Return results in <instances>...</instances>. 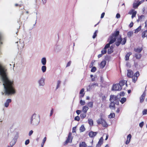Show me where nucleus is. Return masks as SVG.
<instances>
[{
  "label": "nucleus",
  "instance_id": "nucleus-1",
  "mask_svg": "<svg viewBox=\"0 0 147 147\" xmlns=\"http://www.w3.org/2000/svg\"><path fill=\"white\" fill-rule=\"evenodd\" d=\"M0 74L3 81L5 92L6 94L11 95L15 94L16 90L14 87L13 81L7 77L5 70L0 63Z\"/></svg>",
  "mask_w": 147,
  "mask_h": 147
},
{
  "label": "nucleus",
  "instance_id": "nucleus-2",
  "mask_svg": "<svg viewBox=\"0 0 147 147\" xmlns=\"http://www.w3.org/2000/svg\"><path fill=\"white\" fill-rule=\"evenodd\" d=\"M119 31H116L113 34L112 36L110 37V40L109 43L106 45L104 49L101 51V53L103 55L106 53V49L109 47L110 45L113 43L115 41V40H113L112 38L113 37L115 38L117 37V35L119 34Z\"/></svg>",
  "mask_w": 147,
  "mask_h": 147
},
{
  "label": "nucleus",
  "instance_id": "nucleus-3",
  "mask_svg": "<svg viewBox=\"0 0 147 147\" xmlns=\"http://www.w3.org/2000/svg\"><path fill=\"white\" fill-rule=\"evenodd\" d=\"M40 122L39 116L36 113H34L30 118V124L34 126H37L39 124Z\"/></svg>",
  "mask_w": 147,
  "mask_h": 147
},
{
  "label": "nucleus",
  "instance_id": "nucleus-4",
  "mask_svg": "<svg viewBox=\"0 0 147 147\" xmlns=\"http://www.w3.org/2000/svg\"><path fill=\"white\" fill-rule=\"evenodd\" d=\"M119 34L117 35V37L115 38L113 37L112 39L113 40H115V41H116V45L118 46L120 44L122 45H124L126 41V38H124L123 39H122L121 37L120 36H118Z\"/></svg>",
  "mask_w": 147,
  "mask_h": 147
},
{
  "label": "nucleus",
  "instance_id": "nucleus-5",
  "mask_svg": "<svg viewBox=\"0 0 147 147\" xmlns=\"http://www.w3.org/2000/svg\"><path fill=\"white\" fill-rule=\"evenodd\" d=\"M100 118L97 120V122L98 124H101L104 127H107L108 124L106 121L102 118L103 115L100 114Z\"/></svg>",
  "mask_w": 147,
  "mask_h": 147
},
{
  "label": "nucleus",
  "instance_id": "nucleus-6",
  "mask_svg": "<svg viewBox=\"0 0 147 147\" xmlns=\"http://www.w3.org/2000/svg\"><path fill=\"white\" fill-rule=\"evenodd\" d=\"M45 78L42 77L38 81V86H39L43 87L45 85Z\"/></svg>",
  "mask_w": 147,
  "mask_h": 147
},
{
  "label": "nucleus",
  "instance_id": "nucleus-7",
  "mask_svg": "<svg viewBox=\"0 0 147 147\" xmlns=\"http://www.w3.org/2000/svg\"><path fill=\"white\" fill-rule=\"evenodd\" d=\"M113 90L118 91L121 90V87L119 86V84H114L112 88Z\"/></svg>",
  "mask_w": 147,
  "mask_h": 147
},
{
  "label": "nucleus",
  "instance_id": "nucleus-8",
  "mask_svg": "<svg viewBox=\"0 0 147 147\" xmlns=\"http://www.w3.org/2000/svg\"><path fill=\"white\" fill-rule=\"evenodd\" d=\"M140 74L138 71L136 72L133 76L132 77V81L134 83H135L138 79V77L139 76Z\"/></svg>",
  "mask_w": 147,
  "mask_h": 147
},
{
  "label": "nucleus",
  "instance_id": "nucleus-9",
  "mask_svg": "<svg viewBox=\"0 0 147 147\" xmlns=\"http://www.w3.org/2000/svg\"><path fill=\"white\" fill-rule=\"evenodd\" d=\"M144 1V0H142L140 1L134 2L133 4V7L134 8H137L138 6L143 3Z\"/></svg>",
  "mask_w": 147,
  "mask_h": 147
},
{
  "label": "nucleus",
  "instance_id": "nucleus-10",
  "mask_svg": "<svg viewBox=\"0 0 147 147\" xmlns=\"http://www.w3.org/2000/svg\"><path fill=\"white\" fill-rule=\"evenodd\" d=\"M72 134L71 133H69L68 135V138L65 141V144L68 143H71L72 142L73 137L71 136Z\"/></svg>",
  "mask_w": 147,
  "mask_h": 147
},
{
  "label": "nucleus",
  "instance_id": "nucleus-11",
  "mask_svg": "<svg viewBox=\"0 0 147 147\" xmlns=\"http://www.w3.org/2000/svg\"><path fill=\"white\" fill-rule=\"evenodd\" d=\"M128 13L130 15H132L131 18H133L136 16L137 13V12L134 9H131Z\"/></svg>",
  "mask_w": 147,
  "mask_h": 147
},
{
  "label": "nucleus",
  "instance_id": "nucleus-12",
  "mask_svg": "<svg viewBox=\"0 0 147 147\" xmlns=\"http://www.w3.org/2000/svg\"><path fill=\"white\" fill-rule=\"evenodd\" d=\"M97 132H93L91 131L89 133V136L90 138H93L97 134Z\"/></svg>",
  "mask_w": 147,
  "mask_h": 147
},
{
  "label": "nucleus",
  "instance_id": "nucleus-13",
  "mask_svg": "<svg viewBox=\"0 0 147 147\" xmlns=\"http://www.w3.org/2000/svg\"><path fill=\"white\" fill-rule=\"evenodd\" d=\"M117 96L112 95H111L110 98V100L111 102H114L117 100Z\"/></svg>",
  "mask_w": 147,
  "mask_h": 147
},
{
  "label": "nucleus",
  "instance_id": "nucleus-14",
  "mask_svg": "<svg viewBox=\"0 0 147 147\" xmlns=\"http://www.w3.org/2000/svg\"><path fill=\"white\" fill-rule=\"evenodd\" d=\"M103 142V139L102 137L100 138L98 143L96 145V147H100L101 145L102 144Z\"/></svg>",
  "mask_w": 147,
  "mask_h": 147
},
{
  "label": "nucleus",
  "instance_id": "nucleus-15",
  "mask_svg": "<svg viewBox=\"0 0 147 147\" xmlns=\"http://www.w3.org/2000/svg\"><path fill=\"white\" fill-rule=\"evenodd\" d=\"M106 64V61L105 60L102 61L99 65V67L101 68H103Z\"/></svg>",
  "mask_w": 147,
  "mask_h": 147
},
{
  "label": "nucleus",
  "instance_id": "nucleus-16",
  "mask_svg": "<svg viewBox=\"0 0 147 147\" xmlns=\"http://www.w3.org/2000/svg\"><path fill=\"white\" fill-rule=\"evenodd\" d=\"M40 62L42 65H45L47 63V59L45 57H42L40 60Z\"/></svg>",
  "mask_w": 147,
  "mask_h": 147
},
{
  "label": "nucleus",
  "instance_id": "nucleus-17",
  "mask_svg": "<svg viewBox=\"0 0 147 147\" xmlns=\"http://www.w3.org/2000/svg\"><path fill=\"white\" fill-rule=\"evenodd\" d=\"M131 136L130 134H129L127 136V140L125 142V144H128L130 142L131 139Z\"/></svg>",
  "mask_w": 147,
  "mask_h": 147
},
{
  "label": "nucleus",
  "instance_id": "nucleus-18",
  "mask_svg": "<svg viewBox=\"0 0 147 147\" xmlns=\"http://www.w3.org/2000/svg\"><path fill=\"white\" fill-rule=\"evenodd\" d=\"M127 76L128 77H131L133 74V73L132 71L131 70H127Z\"/></svg>",
  "mask_w": 147,
  "mask_h": 147
},
{
  "label": "nucleus",
  "instance_id": "nucleus-19",
  "mask_svg": "<svg viewBox=\"0 0 147 147\" xmlns=\"http://www.w3.org/2000/svg\"><path fill=\"white\" fill-rule=\"evenodd\" d=\"M11 100L10 99H7L6 102L4 103V106L6 107H7L9 105V104L11 102Z\"/></svg>",
  "mask_w": 147,
  "mask_h": 147
},
{
  "label": "nucleus",
  "instance_id": "nucleus-20",
  "mask_svg": "<svg viewBox=\"0 0 147 147\" xmlns=\"http://www.w3.org/2000/svg\"><path fill=\"white\" fill-rule=\"evenodd\" d=\"M126 84V82L124 81H120L119 83V86L121 87V90L122 89L123 86H125Z\"/></svg>",
  "mask_w": 147,
  "mask_h": 147
},
{
  "label": "nucleus",
  "instance_id": "nucleus-21",
  "mask_svg": "<svg viewBox=\"0 0 147 147\" xmlns=\"http://www.w3.org/2000/svg\"><path fill=\"white\" fill-rule=\"evenodd\" d=\"M88 109V107L87 106H84L82 107V111L84 113H86Z\"/></svg>",
  "mask_w": 147,
  "mask_h": 147
},
{
  "label": "nucleus",
  "instance_id": "nucleus-22",
  "mask_svg": "<svg viewBox=\"0 0 147 147\" xmlns=\"http://www.w3.org/2000/svg\"><path fill=\"white\" fill-rule=\"evenodd\" d=\"M145 19V16L143 15H142L138 17V19L137 20V22H141L144 20Z\"/></svg>",
  "mask_w": 147,
  "mask_h": 147
},
{
  "label": "nucleus",
  "instance_id": "nucleus-23",
  "mask_svg": "<svg viewBox=\"0 0 147 147\" xmlns=\"http://www.w3.org/2000/svg\"><path fill=\"white\" fill-rule=\"evenodd\" d=\"M87 146V144L84 142H81L79 144V147H86Z\"/></svg>",
  "mask_w": 147,
  "mask_h": 147
},
{
  "label": "nucleus",
  "instance_id": "nucleus-24",
  "mask_svg": "<svg viewBox=\"0 0 147 147\" xmlns=\"http://www.w3.org/2000/svg\"><path fill=\"white\" fill-rule=\"evenodd\" d=\"M126 98L125 97H123L121 98L120 102L122 104H123L126 102Z\"/></svg>",
  "mask_w": 147,
  "mask_h": 147
},
{
  "label": "nucleus",
  "instance_id": "nucleus-25",
  "mask_svg": "<svg viewBox=\"0 0 147 147\" xmlns=\"http://www.w3.org/2000/svg\"><path fill=\"white\" fill-rule=\"evenodd\" d=\"M85 130V128L84 125H81L80 128V132H82L84 131Z\"/></svg>",
  "mask_w": 147,
  "mask_h": 147
},
{
  "label": "nucleus",
  "instance_id": "nucleus-26",
  "mask_svg": "<svg viewBox=\"0 0 147 147\" xmlns=\"http://www.w3.org/2000/svg\"><path fill=\"white\" fill-rule=\"evenodd\" d=\"M41 70L42 72L44 73L47 70V67L45 65H42L41 67Z\"/></svg>",
  "mask_w": 147,
  "mask_h": 147
},
{
  "label": "nucleus",
  "instance_id": "nucleus-27",
  "mask_svg": "<svg viewBox=\"0 0 147 147\" xmlns=\"http://www.w3.org/2000/svg\"><path fill=\"white\" fill-rule=\"evenodd\" d=\"M132 54L131 52H129L127 53L125 56V60L126 61H128L129 59V57Z\"/></svg>",
  "mask_w": 147,
  "mask_h": 147
},
{
  "label": "nucleus",
  "instance_id": "nucleus-28",
  "mask_svg": "<svg viewBox=\"0 0 147 147\" xmlns=\"http://www.w3.org/2000/svg\"><path fill=\"white\" fill-rule=\"evenodd\" d=\"M109 107L111 109H115V105L114 102H111L109 105Z\"/></svg>",
  "mask_w": 147,
  "mask_h": 147
},
{
  "label": "nucleus",
  "instance_id": "nucleus-29",
  "mask_svg": "<svg viewBox=\"0 0 147 147\" xmlns=\"http://www.w3.org/2000/svg\"><path fill=\"white\" fill-rule=\"evenodd\" d=\"M147 36V30L144 31L142 35V38H144Z\"/></svg>",
  "mask_w": 147,
  "mask_h": 147
},
{
  "label": "nucleus",
  "instance_id": "nucleus-30",
  "mask_svg": "<svg viewBox=\"0 0 147 147\" xmlns=\"http://www.w3.org/2000/svg\"><path fill=\"white\" fill-rule=\"evenodd\" d=\"M142 27L141 26H139L134 31V33L136 34L140 31L141 30Z\"/></svg>",
  "mask_w": 147,
  "mask_h": 147
},
{
  "label": "nucleus",
  "instance_id": "nucleus-31",
  "mask_svg": "<svg viewBox=\"0 0 147 147\" xmlns=\"http://www.w3.org/2000/svg\"><path fill=\"white\" fill-rule=\"evenodd\" d=\"M115 116V114L114 113H111L108 116V117L109 119L114 118Z\"/></svg>",
  "mask_w": 147,
  "mask_h": 147
},
{
  "label": "nucleus",
  "instance_id": "nucleus-32",
  "mask_svg": "<svg viewBox=\"0 0 147 147\" xmlns=\"http://www.w3.org/2000/svg\"><path fill=\"white\" fill-rule=\"evenodd\" d=\"M84 88L82 89L80 92V94L81 95L80 96V97H83L84 95Z\"/></svg>",
  "mask_w": 147,
  "mask_h": 147
},
{
  "label": "nucleus",
  "instance_id": "nucleus-33",
  "mask_svg": "<svg viewBox=\"0 0 147 147\" xmlns=\"http://www.w3.org/2000/svg\"><path fill=\"white\" fill-rule=\"evenodd\" d=\"M145 96V94L144 93L140 98V101L141 102H142L144 101Z\"/></svg>",
  "mask_w": 147,
  "mask_h": 147
},
{
  "label": "nucleus",
  "instance_id": "nucleus-34",
  "mask_svg": "<svg viewBox=\"0 0 147 147\" xmlns=\"http://www.w3.org/2000/svg\"><path fill=\"white\" fill-rule=\"evenodd\" d=\"M88 123L91 126H92L93 125V120L91 119H88Z\"/></svg>",
  "mask_w": 147,
  "mask_h": 147
},
{
  "label": "nucleus",
  "instance_id": "nucleus-35",
  "mask_svg": "<svg viewBox=\"0 0 147 147\" xmlns=\"http://www.w3.org/2000/svg\"><path fill=\"white\" fill-rule=\"evenodd\" d=\"M87 105L88 107L90 108H92L93 107V102H90L87 103Z\"/></svg>",
  "mask_w": 147,
  "mask_h": 147
},
{
  "label": "nucleus",
  "instance_id": "nucleus-36",
  "mask_svg": "<svg viewBox=\"0 0 147 147\" xmlns=\"http://www.w3.org/2000/svg\"><path fill=\"white\" fill-rule=\"evenodd\" d=\"M113 52V49L111 47L108 49L107 52L108 54H110Z\"/></svg>",
  "mask_w": 147,
  "mask_h": 147
},
{
  "label": "nucleus",
  "instance_id": "nucleus-37",
  "mask_svg": "<svg viewBox=\"0 0 147 147\" xmlns=\"http://www.w3.org/2000/svg\"><path fill=\"white\" fill-rule=\"evenodd\" d=\"M133 34V32L132 31H130L127 32V36L128 37H130Z\"/></svg>",
  "mask_w": 147,
  "mask_h": 147
},
{
  "label": "nucleus",
  "instance_id": "nucleus-38",
  "mask_svg": "<svg viewBox=\"0 0 147 147\" xmlns=\"http://www.w3.org/2000/svg\"><path fill=\"white\" fill-rule=\"evenodd\" d=\"M141 48H138L135 49V51L137 52L140 53L141 52L142 50Z\"/></svg>",
  "mask_w": 147,
  "mask_h": 147
},
{
  "label": "nucleus",
  "instance_id": "nucleus-39",
  "mask_svg": "<svg viewBox=\"0 0 147 147\" xmlns=\"http://www.w3.org/2000/svg\"><path fill=\"white\" fill-rule=\"evenodd\" d=\"M96 67H92V68L91 70V72H94L96 70Z\"/></svg>",
  "mask_w": 147,
  "mask_h": 147
},
{
  "label": "nucleus",
  "instance_id": "nucleus-40",
  "mask_svg": "<svg viewBox=\"0 0 147 147\" xmlns=\"http://www.w3.org/2000/svg\"><path fill=\"white\" fill-rule=\"evenodd\" d=\"M86 113H85L82 114L80 115V117L82 119L84 118H85L86 117Z\"/></svg>",
  "mask_w": 147,
  "mask_h": 147
},
{
  "label": "nucleus",
  "instance_id": "nucleus-41",
  "mask_svg": "<svg viewBox=\"0 0 147 147\" xmlns=\"http://www.w3.org/2000/svg\"><path fill=\"white\" fill-rule=\"evenodd\" d=\"M80 105H84L85 104V102L84 100H80Z\"/></svg>",
  "mask_w": 147,
  "mask_h": 147
},
{
  "label": "nucleus",
  "instance_id": "nucleus-42",
  "mask_svg": "<svg viewBox=\"0 0 147 147\" xmlns=\"http://www.w3.org/2000/svg\"><path fill=\"white\" fill-rule=\"evenodd\" d=\"M95 60L92 61V62L91 63V64H90V67H92L93 66V65H94V63H95Z\"/></svg>",
  "mask_w": 147,
  "mask_h": 147
},
{
  "label": "nucleus",
  "instance_id": "nucleus-43",
  "mask_svg": "<svg viewBox=\"0 0 147 147\" xmlns=\"http://www.w3.org/2000/svg\"><path fill=\"white\" fill-rule=\"evenodd\" d=\"M147 113V110L145 109L142 111L143 115H144L146 114Z\"/></svg>",
  "mask_w": 147,
  "mask_h": 147
},
{
  "label": "nucleus",
  "instance_id": "nucleus-44",
  "mask_svg": "<svg viewBox=\"0 0 147 147\" xmlns=\"http://www.w3.org/2000/svg\"><path fill=\"white\" fill-rule=\"evenodd\" d=\"M76 127H73L72 131V132L73 133H75L76 132Z\"/></svg>",
  "mask_w": 147,
  "mask_h": 147
},
{
  "label": "nucleus",
  "instance_id": "nucleus-45",
  "mask_svg": "<svg viewBox=\"0 0 147 147\" xmlns=\"http://www.w3.org/2000/svg\"><path fill=\"white\" fill-rule=\"evenodd\" d=\"M80 118L79 116H77L76 117L74 118V119L75 120L79 121L80 120Z\"/></svg>",
  "mask_w": 147,
  "mask_h": 147
},
{
  "label": "nucleus",
  "instance_id": "nucleus-46",
  "mask_svg": "<svg viewBox=\"0 0 147 147\" xmlns=\"http://www.w3.org/2000/svg\"><path fill=\"white\" fill-rule=\"evenodd\" d=\"M30 142V140L29 139H27L26 141L25 142V144L26 145H27Z\"/></svg>",
  "mask_w": 147,
  "mask_h": 147
},
{
  "label": "nucleus",
  "instance_id": "nucleus-47",
  "mask_svg": "<svg viewBox=\"0 0 147 147\" xmlns=\"http://www.w3.org/2000/svg\"><path fill=\"white\" fill-rule=\"evenodd\" d=\"M97 30H96L95 31V32H94V35L92 37L93 38H94L96 37V33H97Z\"/></svg>",
  "mask_w": 147,
  "mask_h": 147
},
{
  "label": "nucleus",
  "instance_id": "nucleus-48",
  "mask_svg": "<svg viewBox=\"0 0 147 147\" xmlns=\"http://www.w3.org/2000/svg\"><path fill=\"white\" fill-rule=\"evenodd\" d=\"M144 125V122L143 121L142 122L139 123V126L140 127L142 128V127L143 125Z\"/></svg>",
  "mask_w": 147,
  "mask_h": 147
},
{
  "label": "nucleus",
  "instance_id": "nucleus-49",
  "mask_svg": "<svg viewBox=\"0 0 147 147\" xmlns=\"http://www.w3.org/2000/svg\"><path fill=\"white\" fill-rule=\"evenodd\" d=\"M46 139H47L46 137H45L43 140L42 142V144H44L45 142L46 141Z\"/></svg>",
  "mask_w": 147,
  "mask_h": 147
},
{
  "label": "nucleus",
  "instance_id": "nucleus-50",
  "mask_svg": "<svg viewBox=\"0 0 147 147\" xmlns=\"http://www.w3.org/2000/svg\"><path fill=\"white\" fill-rule=\"evenodd\" d=\"M116 17L117 19L119 18L120 17V14L119 13L117 14Z\"/></svg>",
  "mask_w": 147,
  "mask_h": 147
},
{
  "label": "nucleus",
  "instance_id": "nucleus-51",
  "mask_svg": "<svg viewBox=\"0 0 147 147\" xmlns=\"http://www.w3.org/2000/svg\"><path fill=\"white\" fill-rule=\"evenodd\" d=\"M125 94V93L124 92H121L120 93V96H124Z\"/></svg>",
  "mask_w": 147,
  "mask_h": 147
},
{
  "label": "nucleus",
  "instance_id": "nucleus-52",
  "mask_svg": "<svg viewBox=\"0 0 147 147\" xmlns=\"http://www.w3.org/2000/svg\"><path fill=\"white\" fill-rule=\"evenodd\" d=\"M81 112V111L80 110H77L76 111V113L78 115H79Z\"/></svg>",
  "mask_w": 147,
  "mask_h": 147
},
{
  "label": "nucleus",
  "instance_id": "nucleus-53",
  "mask_svg": "<svg viewBox=\"0 0 147 147\" xmlns=\"http://www.w3.org/2000/svg\"><path fill=\"white\" fill-rule=\"evenodd\" d=\"M33 131H32V130H30L29 132V133L28 134L29 136H30L33 134Z\"/></svg>",
  "mask_w": 147,
  "mask_h": 147
},
{
  "label": "nucleus",
  "instance_id": "nucleus-54",
  "mask_svg": "<svg viewBox=\"0 0 147 147\" xmlns=\"http://www.w3.org/2000/svg\"><path fill=\"white\" fill-rule=\"evenodd\" d=\"M133 23L132 22H131L129 25V26L131 28L133 26Z\"/></svg>",
  "mask_w": 147,
  "mask_h": 147
},
{
  "label": "nucleus",
  "instance_id": "nucleus-55",
  "mask_svg": "<svg viewBox=\"0 0 147 147\" xmlns=\"http://www.w3.org/2000/svg\"><path fill=\"white\" fill-rule=\"evenodd\" d=\"M71 62L70 61H69L68 62V63H67L66 65V67H68L71 64Z\"/></svg>",
  "mask_w": 147,
  "mask_h": 147
},
{
  "label": "nucleus",
  "instance_id": "nucleus-56",
  "mask_svg": "<svg viewBox=\"0 0 147 147\" xmlns=\"http://www.w3.org/2000/svg\"><path fill=\"white\" fill-rule=\"evenodd\" d=\"M105 13H102V14L101 15V18H102L104 17L105 16Z\"/></svg>",
  "mask_w": 147,
  "mask_h": 147
},
{
  "label": "nucleus",
  "instance_id": "nucleus-57",
  "mask_svg": "<svg viewBox=\"0 0 147 147\" xmlns=\"http://www.w3.org/2000/svg\"><path fill=\"white\" fill-rule=\"evenodd\" d=\"M102 55L103 54L101 53V54H99L98 56V58H99L101 57Z\"/></svg>",
  "mask_w": 147,
  "mask_h": 147
},
{
  "label": "nucleus",
  "instance_id": "nucleus-58",
  "mask_svg": "<svg viewBox=\"0 0 147 147\" xmlns=\"http://www.w3.org/2000/svg\"><path fill=\"white\" fill-rule=\"evenodd\" d=\"M47 0H42V3L43 4H45L46 3Z\"/></svg>",
  "mask_w": 147,
  "mask_h": 147
},
{
  "label": "nucleus",
  "instance_id": "nucleus-59",
  "mask_svg": "<svg viewBox=\"0 0 147 147\" xmlns=\"http://www.w3.org/2000/svg\"><path fill=\"white\" fill-rule=\"evenodd\" d=\"M145 27H147V20L145 21Z\"/></svg>",
  "mask_w": 147,
  "mask_h": 147
},
{
  "label": "nucleus",
  "instance_id": "nucleus-60",
  "mask_svg": "<svg viewBox=\"0 0 147 147\" xmlns=\"http://www.w3.org/2000/svg\"><path fill=\"white\" fill-rule=\"evenodd\" d=\"M60 84V82L59 81H58L57 82L58 87L59 86Z\"/></svg>",
  "mask_w": 147,
  "mask_h": 147
},
{
  "label": "nucleus",
  "instance_id": "nucleus-61",
  "mask_svg": "<svg viewBox=\"0 0 147 147\" xmlns=\"http://www.w3.org/2000/svg\"><path fill=\"white\" fill-rule=\"evenodd\" d=\"M120 110L119 109H118L117 110H116V112L117 113H119V112Z\"/></svg>",
  "mask_w": 147,
  "mask_h": 147
},
{
  "label": "nucleus",
  "instance_id": "nucleus-62",
  "mask_svg": "<svg viewBox=\"0 0 147 147\" xmlns=\"http://www.w3.org/2000/svg\"><path fill=\"white\" fill-rule=\"evenodd\" d=\"M108 138V136L107 135L106 136V138H105V140H107Z\"/></svg>",
  "mask_w": 147,
  "mask_h": 147
},
{
  "label": "nucleus",
  "instance_id": "nucleus-63",
  "mask_svg": "<svg viewBox=\"0 0 147 147\" xmlns=\"http://www.w3.org/2000/svg\"><path fill=\"white\" fill-rule=\"evenodd\" d=\"M89 98H90L88 96H87L86 98V99L87 100H89Z\"/></svg>",
  "mask_w": 147,
  "mask_h": 147
},
{
  "label": "nucleus",
  "instance_id": "nucleus-64",
  "mask_svg": "<svg viewBox=\"0 0 147 147\" xmlns=\"http://www.w3.org/2000/svg\"><path fill=\"white\" fill-rule=\"evenodd\" d=\"M131 92V90H129L128 91V93H130Z\"/></svg>",
  "mask_w": 147,
  "mask_h": 147
}]
</instances>
